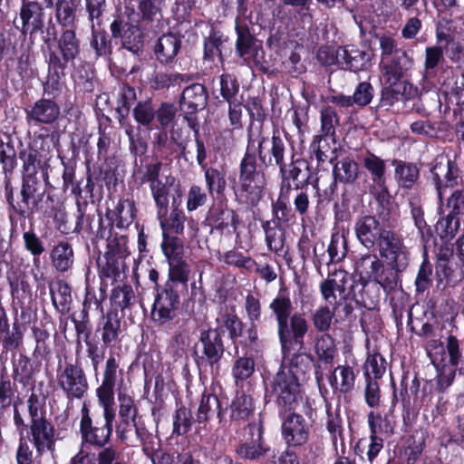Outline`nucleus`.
<instances>
[{
  "mask_svg": "<svg viewBox=\"0 0 464 464\" xmlns=\"http://www.w3.org/2000/svg\"><path fill=\"white\" fill-rule=\"evenodd\" d=\"M247 429L251 440L241 444L237 452L241 458L255 459L266 451L262 442V428L258 424H249Z\"/></svg>",
  "mask_w": 464,
  "mask_h": 464,
  "instance_id": "nucleus-24",
  "label": "nucleus"
},
{
  "mask_svg": "<svg viewBox=\"0 0 464 464\" xmlns=\"http://www.w3.org/2000/svg\"><path fill=\"white\" fill-rule=\"evenodd\" d=\"M151 194L158 208V218L166 216L169 207V187L161 180L150 185Z\"/></svg>",
  "mask_w": 464,
  "mask_h": 464,
  "instance_id": "nucleus-45",
  "label": "nucleus"
},
{
  "mask_svg": "<svg viewBox=\"0 0 464 464\" xmlns=\"http://www.w3.org/2000/svg\"><path fill=\"white\" fill-rule=\"evenodd\" d=\"M31 442L41 456L45 451H54L55 448V429L46 419L30 421Z\"/></svg>",
  "mask_w": 464,
  "mask_h": 464,
  "instance_id": "nucleus-14",
  "label": "nucleus"
},
{
  "mask_svg": "<svg viewBox=\"0 0 464 464\" xmlns=\"http://www.w3.org/2000/svg\"><path fill=\"white\" fill-rule=\"evenodd\" d=\"M355 270L361 278L374 281L386 292L392 290L397 285V274L385 269L376 254L361 255L355 262Z\"/></svg>",
  "mask_w": 464,
  "mask_h": 464,
  "instance_id": "nucleus-4",
  "label": "nucleus"
},
{
  "mask_svg": "<svg viewBox=\"0 0 464 464\" xmlns=\"http://www.w3.org/2000/svg\"><path fill=\"white\" fill-rule=\"evenodd\" d=\"M459 227V220L452 215H448L442 218L436 224V232L441 238H452Z\"/></svg>",
  "mask_w": 464,
  "mask_h": 464,
  "instance_id": "nucleus-64",
  "label": "nucleus"
},
{
  "mask_svg": "<svg viewBox=\"0 0 464 464\" xmlns=\"http://www.w3.org/2000/svg\"><path fill=\"white\" fill-rule=\"evenodd\" d=\"M50 294L52 302L56 310L65 314L70 311L72 303L71 287L64 281H58L53 285H50Z\"/></svg>",
  "mask_w": 464,
  "mask_h": 464,
  "instance_id": "nucleus-33",
  "label": "nucleus"
},
{
  "mask_svg": "<svg viewBox=\"0 0 464 464\" xmlns=\"http://www.w3.org/2000/svg\"><path fill=\"white\" fill-rule=\"evenodd\" d=\"M381 50L380 61H385L396 57L401 53H407L398 47L397 39L390 33H379L375 34Z\"/></svg>",
  "mask_w": 464,
  "mask_h": 464,
  "instance_id": "nucleus-39",
  "label": "nucleus"
},
{
  "mask_svg": "<svg viewBox=\"0 0 464 464\" xmlns=\"http://www.w3.org/2000/svg\"><path fill=\"white\" fill-rule=\"evenodd\" d=\"M51 260L53 267L59 272L68 271L74 261L73 250L68 241H61L51 250Z\"/></svg>",
  "mask_w": 464,
  "mask_h": 464,
  "instance_id": "nucleus-32",
  "label": "nucleus"
},
{
  "mask_svg": "<svg viewBox=\"0 0 464 464\" xmlns=\"http://www.w3.org/2000/svg\"><path fill=\"white\" fill-rule=\"evenodd\" d=\"M436 279L438 287H455L464 279V262L458 258L437 264Z\"/></svg>",
  "mask_w": 464,
  "mask_h": 464,
  "instance_id": "nucleus-20",
  "label": "nucleus"
},
{
  "mask_svg": "<svg viewBox=\"0 0 464 464\" xmlns=\"http://www.w3.org/2000/svg\"><path fill=\"white\" fill-rule=\"evenodd\" d=\"M395 176L402 187L411 188L419 178V169L412 163L399 161L395 168Z\"/></svg>",
  "mask_w": 464,
  "mask_h": 464,
  "instance_id": "nucleus-47",
  "label": "nucleus"
},
{
  "mask_svg": "<svg viewBox=\"0 0 464 464\" xmlns=\"http://www.w3.org/2000/svg\"><path fill=\"white\" fill-rule=\"evenodd\" d=\"M59 50L65 63L75 59L79 53V41L75 32L71 29L63 31L58 42Z\"/></svg>",
  "mask_w": 464,
  "mask_h": 464,
  "instance_id": "nucleus-37",
  "label": "nucleus"
},
{
  "mask_svg": "<svg viewBox=\"0 0 464 464\" xmlns=\"http://www.w3.org/2000/svg\"><path fill=\"white\" fill-rule=\"evenodd\" d=\"M366 380L381 379L386 371V361L379 353L369 354L364 363Z\"/></svg>",
  "mask_w": 464,
  "mask_h": 464,
  "instance_id": "nucleus-48",
  "label": "nucleus"
},
{
  "mask_svg": "<svg viewBox=\"0 0 464 464\" xmlns=\"http://www.w3.org/2000/svg\"><path fill=\"white\" fill-rule=\"evenodd\" d=\"M219 259L228 266L243 267L246 270H252L256 266V262L251 257L245 256L240 252L235 250L227 251Z\"/></svg>",
  "mask_w": 464,
  "mask_h": 464,
  "instance_id": "nucleus-60",
  "label": "nucleus"
},
{
  "mask_svg": "<svg viewBox=\"0 0 464 464\" xmlns=\"http://www.w3.org/2000/svg\"><path fill=\"white\" fill-rule=\"evenodd\" d=\"M411 215L419 233L422 237L430 236V228L424 219V213L420 199L415 197L410 199Z\"/></svg>",
  "mask_w": 464,
  "mask_h": 464,
  "instance_id": "nucleus-56",
  "label": "nucleus"
},
{
  "mask_svg": "<svg viewBox=\"0 0 464 464\" xmlns=\"http://www.w3.org/2000/svg\"><path fill=\"white\" fill-rule=\"evenodd\" d=\"M59 115V105L50 99H41L37 101L28 112V117L31 120L44 124L54 122Z\"/></svg>",
  "mask_w": 464,
  "mask_h": 464,
  "instance_id": "nucleus-28",
  "label": "nucleus"
},
{
  "mask_svg": "<svg viewBox=\"0 0 464 464\" xmlns=\"http://www.w3.org/2000/svg\"><path fill=\"white\" fill-rule=\"evenodd\" d=\"M119 418L137 419L138 407L133 397L125 390L119 389Z\"/></svg>",
  "mask_w": 464,
  "mask_h": 464,
  "instance_id": "nucleus-51",
  "label": "nucleus"
},
{
  "mask_svg": "<svg viewBox=\"0 0 464 464\" xmlns=\"http://www.w3.org/2000/svg\"><path fill=\"white\" fill-rule=\"evenodd\" d=\"M57 382L69 400L82 399L89 388L82 368L71 362L58 368Z\"/></svg>",
  "mask_w": 464,
  "mask_h": 464,
  "instance_id": "nucleus-7",
  "label": "nucleus"
},
{
  "mask_svg": "<svg viewBox=\"0 0 464 464\" xmlns=\"http://www.w3.org/2000/svg\"><path fill=\"white\" fill-rule=\"evenodd\" d=\"M266 183L265 174L256 169V155L249 151L248 147L240 163L236 190L247 203L256 204L263 197Z\"/></svg>",
  "mask_w": 464,
  "mask_h": 464,
  "instance_id": "nucleus-3",
  "label": "nucleus"
},
{
  "mask_svg": "<svg viewBox=\"0 0 464 464\" xmlns=\"http://www.w3.org/2000/svg\"><path fill=\"white\" fill-rule=\"evenodd\" d=\"M140 22L149 24L160 22L162 14L160 3L156 0H141L138 6Z\"/></svg>",
  "mask_w": 464,
  "mask_h": 464,
  "instance_id": "nucleus-52",
  "label": "nucleus"
},
{
  "mask_svg": "<svg viewBox=\"0 0 464 464\" xmlns=\"http://www.w3.org/2000/svg\"><path fill=\"white\" fill-rule=\"evenodd\" d=\"M237 39L236 49L237 54L245 61L254 57L256 53V44L255 38L246 29L237 27Z\"/></svg>",
  "mask_w": 464,
  "mask_h": 464,
  "instance_id": "nucleus-41",
  "label": "nucleus"
},
{
  "mask_svg": "<svg viewBox=\"0 0 464 464\" xmlns=\"http://www.w3.org/2000/svg\"><path fill=\"white\" fill-rule=\"evenodd\" d=\"M56 19L63 26L71 25L75 19L76 3L74 0H55Z\"/></svg>",
  "mask_w": 464,
  "mask_h": 464,
  "instance_id": "nucleus-55",
  "label": "nucleus"
},
{
  "mask_svg": "<svg viewBox=\"0 0 464 464\" xmlns=\"http://www.w3.org/2000/svg\"><path fill=\"white\" fill-rule=\"evenodd\" d=\"M312 362L313 358L308 353L300 352L292 354L290 352L287 359H285V354L283 353L284 364L282 368H285L286 372L293 374L300 381L310 371Z\"/></svg>",
  "mask_w": 464,
  "mask_h": 464,
  "instance_id": "nucleus-31",
  "label": "nucleus"
},
{
  "mask_svg": "<svg viewBox=\"0 0 464 464\" xmlns=\"http://www.w3.org/2000/svg\"><path fill=\"white\" fill-rule=\"evenodd\" d=\"M355 378L353 367L347 364L339 365L334 370L329 382L334 392L348 393L354 387Z\"/></svg>",
  "mask_w": 464,
  "mask_h": 464,
  "instance_id": "nucleus-29",
  "label": "nucleus"
},
{
  "mask_svg": "<svg viewBox=\"0 0 464 464\" xmlns=\"http://www.w3.org/2000/svg\"><path fill=\"white\" fill-rule=\"evenodd\" d=\"M23 239L25 249L34 256V264L38 266L40 263L39 257L44 252V246L42 240L37 237L34 230L24 232Z\"/></svg>",
  "mask_w": 464,
  "mask_h": 464,
  "instance_id": "nucleus-61",
  "label": "nucleus"
},
{
  "mask_svg": "<svg viewBox=\"0 0 464 464\" xmlns=\"http://www.w3.org/2000/svg\"><path fill=\"white\" fill-rule=\"evenodd\" d=\"M179 304V296L172 289H166L160 293L154 302L151 312L152 319L159 324L170 322L176 316Z\"/></svg>",
  "mask_w": 464,
  "mask_h": 464,
  "instance_id": "nucleus-16",
  "label": "nucleus"
},
{
  "mask_svg": "<svg viewBox=\"0 0 464 464\" xmlns=\"http://www.w3.org/2000/svg\"><path fill=\"white\" fill-rule=\"evenodd\" d=\"M379 254L391 266V270L401 272L409 264V252L400 235L392 230H387L376 244Z\"/></svg>",
  "mask_w": 464,
  "mask_h": 464,
  "instance_id": "nucleus-5",
  "label": "nucleus"
},
{
  "mask_svg": "<svg viewBox=\"0 0 464 464\" xmlns=\"http://www.w3.org/2000/svg\"><path fill=\"white\" fill-rule=\"evenodd\" d=\"M124 244V238L118 239L111 237L108 238V251L98 259V266L103 276L114 277L120 273L117 256L122 253Z\"/></svg>",
  "mask_w": 464,
  "mask_h": 464,
  "instance_id": "nucleus-21",
  "label": "nucleus"
},
{
  "mask_svg": "<svg viewBox=\"0 0 464 464\" xmlns=\"http://www.w3.org/2000/svg\"><path fill=\"white\" fill-rule=\"evenodd\" d=\"M107 217L117 227H128L136 217L134 200L130 198H121L112 209L108 210Z\"/></svg>",
  "mask_w": 464,
  "mask_h": 464,
  "instance_id": "nucleus-23",
  "label": "nucleus"
},
{
  "mask_svg": "<svg viewBox=\"0 0 464 464\" xmlns=\"http://www.w3.org/2000/svg\"><path fill=\"white\" fill-rule=\"evenodd\" d=\"M362 164L372 176L373 182L372 192L378 195L379 198H384L387 194L385 186V161L375 154L368 151L362 159Z\"/></svg>",
  "mask_w": 464,
  "mask_h": 464,
  "instance_id": "nucleus-18",
  "label": "nucleus"
},
{
  "mask_svg": "<svg viewBox=\"0 0 464 464\" xmlns=\"http://www.w3.org/2000/svg\"><path fill=\"white\" fill-rule=\"evenodd\" d=\"M285 329L277 328V334L281 343L285 359L288 358L290 348L296 345L304 348V338L308 332L309 324L303 314L295 313L285 321Z\"/></svg>",
  "mask_w": 464,
  "mask_h": 464,
  "instance_id": "nucleus-9",
  "label": "nucleus"
},
{
  "mask_svg": "<svg viewBox=\"0 0 464 464\" xmlns=\"http://www.w3.org/2000/svg\"><path fill=\"white\" fill-rule=\"evenodd\" d=\"M327 411V420L325 422V427L327 431L330 434L333 445L337 451V443L338 440H341V443L343 442V429L342 426V418L337 413H333L329 406L326 407Z\"/></svg>",
  "mask_w": 464,
  "mask_h": 464,
  "instance_id": "nucleus-53",
  "label": "nucleus"
},
{
  "mask_svg": "<svg viewBox=\"0 0 464 464\" xmlns=\"http://www.w3.org/2000/svg\"><path fill=\"white\" fill-rule=\"evenodd\" d=\"M339 304H328L319 306L312 316L314 328L319 332H326L330 329Z\"/></svg>",
  "mask_w": 464,
  "mask_h": 464,
  "instance_id": "nucleus-38",
  "label": "nucleus"
},
{
  "mask_svg": "<svg viewBox=\"0 0 464 464\" xmlns=\"http://www.w3.org/2000/svg\"><path fill=\"white\" fill-rule=\"evenodd\" d=\"M102 409L103 423L95 414H92L86 402L81 409L80 434L82 444L102 448L108 444L112 434V423L115 419L114 404L98 402Z\"/></svg>",
  "mask_w": 464,
  "mask_h": 464,
  "instance_id": "nucleus-1",
  "label": "nucleus"
},
{
  "mask_svg": "<svg viewBox=\"0 0 464 464\" xmlns=\"http://www.w3.org/2000/svg\"><path fill=\"white\" fill-rule=\"evenodd\" d=\"M255 372V362L251 358L240 357L234 362L232 375L238 385L240 382L247 380Z\"/></svg>",
  "mask_w": 464,
  "mask_h": 464,
  "instance_id": "nucleus-58",
  "label": "nucleus"
},
{
  "mask_svg": "<svg viewBox=\"0 0 464 464\" xmlns=\"http://www.w3.org/2000/svg\"><path fill=\"white\" fill-rule=\"evenodd\" d=\"M135 101V90L128 85L121 86L118 96V105L116 109L119 115L122 118L126 117L129 114L130 106Z\"/></svg>",
  "mask_w": 464,
  "mask_h": 464,
  "instance_id": "nucleus-62",
  "label": "nucleus"
},
{
  "mask_svg": "<svg viewBox=\"0 0 464 464\" xmlns=\"http://www.w3.org/2000/svg\"><path fill=\"white\" fill-rule=\"evenodd\" d=\"M9 283L12 296L18 304H24L26 300L31 298V285L24 276H14L9 279Z\"/></svg>",
  "mask_w": 464,
  "mask_h": 464,
  "instance_id": "nucleus-42",
  "label": "nucleus"
},
{
  "mask_svg": "<svg viewBox=\"0 0 464 464\" xmlns=\"http://www.w3.org/2000/svg\"><path fill=\"white\" fill-rule=\"evenodd\" d=\"M347 252V242L343 235L334 233L327 247L328 261L326 264L335 263L343 260Z\"/></svg>",
  "mask_w": 464,
  "mask_h": 464,
  "instance_id": "nucleus-46",
  "label": "nucleus"
},
{
  "mask_svg": "<svg viewBox=\"0 0 464 464\" xmlns=\"http://www.w3.org/2000/svg\"><path fill=\"white\" fill-rule=\"evenodd\" d=\"M111 34L119 38L122 46L132 53H139L143 47V33L138 25L114 20L111 24Z\"/></svg>",
  "mask_w": 464,
  "mask_h": 464,
  "instance_id": "nucleus-15",
  "label": "nucleus"
},
{
  "mask_svg": "<svg viewBox=\"0 0 464 464\" xmlns=\"http://www.w3.org/2000/svg\"><path fill=\"white\" fill-rule=\"evenodd\" d=\"M258 153L259 159L264 164L276 165L279 168L283 177L286 175V147L280 137L274 135L271 139L262 138L258 142Z\"/></svg>",
  "mask_w": 464,
  "mask_h": 464,
  "instance_id": "nucleus-12",
  "label": "nucleus"
},
{
  "mask_svg": "<svg viewBox=\"0 0 464 464\" xmlns=\"http://www.w3.org/2000/svg\"><path fill=\"white\" fill-rule=\"evenodd\" d=\"M44 18V14L38 0H22L19 18L14 20V25L24 35H32L42 31Z\"/></svg>",
  "mask_w": 464,
  "mask_h": 464,
  "instance_id": "nucleus-10",
  "label": "nucleus"
},
{
  "mask_svg": "<svg viewBox=\"0 0 464 464\" xmlns=\"http://www.w3.org/2000/svg\"><path fill=\"white\" fill-rule=\"evenodd\" d=\"M136 439L142 445V451L144 454L151 458L155 456L160 450V440L144 428L136 429Z\"/></svg>",
  "mask_w": 464,
  "mask_h": 464,
  "instance_id": "nucleus-50",
  "label": "nucleus"
},
{
  "mask_svg": "<svg viewBox=\"0 0 464 464\" xmlns=\"http://www.w3.org/2000/svg\"><path fill=\"white\" fill-rule=\"evenodd\" d=\"M119 363L113 354H110L106 361L102 384L96 389L98 402H106L115 405L114 387L117 379Z\"/></svg>",
  "mask_w": 464,
  "mask_h": 464,
  "instance_id": "nucleus-19",
  "label": "nucleus"
},
{
  "mask_svg": "<svg viewBox=\"0 0 464 464\" xmlns=\"http://www.w3.org/2000/svg\"><path fill=\"white\" fill-rule=\"evenodd\" d=\"M230 408L231 418L237 420H248L255 409L253 399L245 393H237Z\"/></svg>",
  "mask_w": 464,
  "mask_h": 464,
  "instance_id": "nucleus-40",
  "label": "nucleus"
},
{
  "mask_svg": "<svg viewBox=\"0 0 464 464\" xmlns=\"http://www.w3.org/2000/svg\"><path fill=\"white\" fill-rule=\"evenodd\" d=\"M352 284L353 280L349 273L343 269L335 270L320 284V292L326 303L334 304L338 303L336 292L341 299L346 300L349 298Z\"/></svg>",
  "mask_w": 464,
  "mask_h": 464,
  "instance_id": "nucleus-11",
  "label": "nucleus"
},
{
  "mask_svg": "<svg viewBox=\"0 0 464 464\" xmlns=\"http://www.w3.org/2000/svg\"><path fill=\"white\" fill-rule=\"evenodd\" d=\"M161 248L168 263L184 259V244L177 237L163 236Z\"/></svg>",
  "mask_w": 464,
  "mask_h": 464,
  "instance_id": "nucleus-44",
  "label": "nucleus"
},
{
  "mask_svg": "<svg viewBox=\"0 0 464 464\" xmlns=\"http://www.w3.org/2000/svg\"><path fill=\"white\" fill-rule=\"evenodd\" d=\"M341 66L353 72L362 71L370 61L369 54L353 45L339 47Z\"/></svg>",
  "mask_w": 464,
  "mask_h": 464,
  "instance_id": "nucleus-27",
  "label": "nucleus"
},
{
  "mask_svg": "<svg viewBox=\"0 0 464 464\" xmlns=\"http://www.w3.org/2000/svg\"><path fill=\"white\" fill-rule=\"evenodd\" d=\"M181 45L180 39L173 33L162 34L154 46L157 59L161 63H171L177 56Z\"/></svg>",
  "mask_w": 464,
  "mask_h": 464,
  "instance_id": "nucleus-25",
  "label": "nucleus"
},
{
  "mask_svg": "<svg viewBox=\"0 0 464 464\" xmlns=\"http://www.w3.org/2000/svg\"><path fill=\"white\" fill-rule=\"evenodd\" d=\"M295 376L282 368L274 378L272 392L276 403L285 411L294 409L300 394V384Z\"/></svg>",
  "mask_w": 464,
  "mask_h": 464,
  "instance_id": "nucleus-8",
  "label": "nucleus"
},
{
  "mask_svg": "<svg viewBox=\"0 0 464 464\" xmlns=\"http://www.w3.org/2000/svg\"><path fill=\"white\" fill-rule=\"evenodd\" d=\"M23 161V174L39 172L41 167L40 154L37 150L28 147L20 152Z\"/></svg>",
  "mask_w": 464,
  "mask_h": 464,
  "instance_id": "nucleus-59",
  "label": "nucleus"
},
{
  "mask_svg": "<svg viewBox=\"0 0 464 464\" xmlns=\"http://www.w3.org/2000/svg\"><path fill=\"white\" fill-rule=\"evenodd\" d=\"M199 341L203 345V354L210 365L218 363L223 356L224 345L217 329H208L200 333Z\"/></svg>",
  "mask_w": 464,
  "mask_h": 464,
  "instance_id": "nucleus-22",
  "label": "nucleus"
},
{
  "mask_svg": "<svg viewBox=\"0 0 464 464\" xmlns=\"http://www.w3.org/2000/svg\"><path fill=\"white\" fill-rule=\"evenodd\" d=\"M159 219L160 220L163 235L166 231H169L177 235L183 234L187 217L181 209L173 208L168 220H164L163 218Z\"/></svg>",
  "mask_w": 464,
  "mask_h": 464,
  "instance_id": "nucleus-49",
  "label": "nucleus"
},
{
  "mask_svg": "<svg viewBox=\"0 0 464 464\" xmlns=\"http://www.w3.org/2000/svg\"><path fill=\"white\" fill-rule=\"evenodd\" d=\"M333 175L336 182L353 184L358 179L359 165L353 157H343L334 164Z\"/></svg>",
  "mask_w": 464,
  "mask_h": 464,
  "instance_id": "nucleus-30",
  "label": "nucleus"
},
{
  "mask_svg": "<svg viewBox=\"0 0 464 464\" xmlns=\"http://www.w3.org/2000/svg\"><path fill=\"white\" fill-rule=\"evenodd\" d=\"M270 310L276 316L277 328L285 329V321L291 316L293 305L285 293H278L269 304Z\"/></svg>",
  "mask_w": 464,
  "mask_h": 464,
  "instance_id": "nucleus-34",
  "label": "nucleus"
},
{
  "mask_svg": "<svg viewBox=\"0 0 464 464\" xmlns=\"http://www.w3.org/2000/svg\"><path fill=\"white\" fill-rule=\"evenodd\" d=\"M314 352L318 359L331 364L337 354V348L334 339L328 334H324L315 339Z\"/></svg>",
  "mask_w": 464,
  "mask_h": 464,
  "instance_id": "nucleus-36",
  "label": "nucleus"
},
{
  "mask_svg": "<svg viewBox=\"0 0 464 464\" xmlns=\"http://www.w3.org/2000/svg\"><path fill=\"white\" fill-rule=\"evenodd\" d=\"M101 334V340L105 347L111 346L116 342L121 334V320L117 314L109 313L103 318L102 326L97 329Z\"/></svg>",
  "mask_w": 464,
  "mask_h": 464,
  "instance_id": "nucleus-35",
  "label": "nucleus"
},
{
  "mask_svg": "<svg viewBox=\"0 0 464 464\" xmlns=\"http://www.w3.org/2000/svg\"><path fill=\"white\" fill-rule=\"evenodd\" d=\"M411 64L412 60L408 53H401L396 57L380 61L381 80L385 85L382 98L386 104H392L405 94L407 86L402 77Z\"/></svg>",
  "mask_w": 464,
  "mask_h": 464,
  "instance_id": "nucleus-2",
  "label": "nucleus"
},
{
  "mask_svg": "<svg viewBox=\"0 0 464 464\" xmlns=\"http://www.w3.org/2000/svg\"><path fill=\"white\" fill-rule=\"evenodd\" d=\"M387 230L371 215L359 218L354 224L356 238L367 249L374 247Z\"/></svg>",
  "mask_w": 464,
  "mask_h": 464,
  "instance_id": "nucleus-13",
  "label": "nucleus"
},
{
  "mask_svg": "<svg viewBox=\"0 0 464 464\" xmlns=\"http://www.w3.org/2000/svg\"><path fill=\"white\" fill-rule=\"evenodd\" d=\"M339 119L335 110L331 106L324 107L321 111V131L323 135L331 136L334 141L335 126Z\"/></svg>",
  "mask_w": 464,
  "mask_h": 464,
  "instance_id": "nucleus-57",
  "label": "nucleus"
},
{
  "mask_svg": "<svg viewBox=\"0 0 464 464\" xmlns=\"http://www.w3.org/2000/svg\"><path fill=\"white\" fill-rule=\"evenodd\" d=\"M207 102V94L203 85L199 83L192 84L184 89L180 107L186 113H194L205 107Z\"/></svg>",
  "mask_w": 464,
  "mask_h": 464,
  "instance_id": "nucleus-26",
  "label": "nucleus"
},
{
  "mask_svg": "<svg viewBox=\"0 0 464 464\" xmlns=\"http://www.w3.org/2000/svg\"><path fill=\"white\" fill-rule=\"evenodd\" d=\"M46 179L47 175L44 171L23 174V184L20 192L22 199L17 203V206H13L19 215L25 216L43 200Z\"/></svg>",
  "mask_w": 464,
  "mask_h": 464,
  "instance_id": "nucleus-6",
  "label": "nucleus"
},
{
  "mask_svg": "<svg viewBox=\"0 0 464 464\" xmlns=\"http://www.w3.org/2000/svg\"><path fill=\"white\" fill-rule=\"evenodd\" d=\"M234 217V212L227 208L218 205L212 207L208 212L206 221L218 229H222L227 226L230 218Z\"/></svg>",
  "mask_w": 464,
  "mask_h": 464,
  "instance_id": "nucleus-54",
  "label": "nucleus"
},
{
  "mask_svg": "<svg viewBox=\"0 0 464 464\" xmlns=\"http://www.w3.org/2000/svg\"><path fill=\"white\" fill-rule=\"evenodd\" d=\"M219 401L216 395L204 393L198 409V421L205 422L208 420L215 414L219 413Z\"/></svg>",
  "mask_w": 464,
  "mask_h": 464,
  "instance_id": "nucleus-43",
  "label": "nucleus"
},
{
  "mask_svg": "<svg viewBox=\"0 0 464 464\" xmlns=\"http://www.w3.org/2000/svg\"><path fill=\"white\" fill-rule=\"evenodd\" d=\"M273 213L276 220L280 225L293 223L295 220V213L288 206L286 198H284L282 196L273 205Z\"/></svg>",
  "mask_w": 464,
  "mask_h": 464,
  "instance_id": "nucleus-63",
  "label": "nucleus"
},
{
  "mask_svg": "<svg viewBox=\"0 0 464 464\" xmlns=\"http://www.w3.org/2000/svg\"><path fill=\"white\" fill-rule=\"evenodd\" d=\"M282 435L289 446H301L304 444L309 436L308 428L301 415L291 414L282 424Z\"/></svg>",
  "mask_w": 464,
  "mask_h": 464,
  "instance_id": "nucleus-17",
  "label": "nucleus"
}]
</instances>
